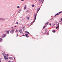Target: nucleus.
Segmentation results:
<instances>
[{
    "label": "nucleus",
    "instance_id": "obj_4",
    "mask_svg": "<svg viewBox=\"0 0 62 62\" xmlns=\"http://www.w3.org/2000/svg\"><path fill=\"white\" fill-rule=\"evenodd\" d=\"M9 31H10L9 30H6V32L7 34H9Z\"/></svg>",
    "mask_w": 62,
    "mask_h": 62
},
{
    "label": "nucleus",
    "instance_id": "obj_45",
    "mask_svg": "<svg viewBox=\"0 0 62 62\" xmlns=\"http://www.w3.org/2000/svg\"><path fill=\"white\" fill-rule=\"evenodd\" d=\"M12 28H13V27H12Z\"/></svg>",
    "mask_w": 62,
    "mask_h": 62
},
{
    "label": "nucleus",
    "instance_id": "obj_11",
    "mask_svg": "<svg viewBox=\"0 0 62 62\" xmlns=\"http://www.w3.org/2000/svg\"><path fill=\"white\" fill-rule=\"evenodd\" d=\"M59 15V13H57V14H56L54 16V17H55V16H56L57 15Z\"/></svg>",
    "mask_w": 62,
    "mask_h": 62
},
{
    "label": "nucleus",
    "instance_id": "obj_7",
    "mask_svg": "<svg viewBox=\"0 0 62 62\" xmlns=\"http://www.w3.org/2000/svg\"><path fill=\"white\" fill-rule=\"evenodd\" d=\"M25 36L27 38H29V36H28V34H25Z\"/></svg>",
    "mask_w": 62,
    "mask_h": 62
},
{
    "label": "nucleus",
    "instance_id": "obj_9",
    "mask_svg": "<svg viewBox=\"0 0 62 62\" xmlns=\"http://www.w3.org/2000/svg\"><path fill=\"white\" fill-rule=\"evenodd\" d=\"M25 33H26V34H30L29 32H28L27 31H25Z\"/></svg>",
    "mask_w": 62,
    "mask_h": 62
},
{
    "label": "nucleus",
    "instance_id": "obj_29",
    "mask_svg": "<svg viewBox=\"0 0 62 62\" xmlns=\"http://www.w3.org/2000/svg\"><path fill=\"white\" fill-rule=\"evenodd\" d=\"M2 54L3 55H4V53H2Z\"/></svg>",
    "mask_w": 62,
    "mask_h": 62
},
{
    "label": "nucleus",
    "instance_id": "obj_5",
    "mask_svg": "<svg viewBox=\"0 0 62 62\" xmlns=\"http://www.w3.org/2000/svg\"><path fill=\"white\" fill-rule=\"evenodd\" d=\"M0 20L1 21H5V19L3 18H0Z\"/></svg>",
    "mask_w": 62,
    "mask_h": 62
},
{
    "label": "nucleus",
    "instance_id": "obj_41",
    "mask_svg": "<svg viewBox=\"0 0 62 62\" xmlns=\"http://www.w3.org/2000/svg\"><path fill=\"white\" fill-rule=\"evenodd\" d=\"M15 57L14 58V59H15Z\"/></svg>",
    "mask_w": 62,
    "mask_h": 62
},
{
    "label": "nucleus",
    "instance_id": "obj_38",
    "mask_svg": "<svg viewBox=\"0 0 62 62\" xmlns=\"http://www.w3.org/2000/svg\"><path fill=\"white\" fill-rule=\"evenodd\" d=\"M21 11V10H20V11H19V12H20V11Z\"/></svg>",
    "mask_w": 62,
    "mask_h": 62
},
{
    "label": "nucleus",
    "instance_id": "obj_27",
    "mask_svg": "<svg viewBox=\"0 0 62 62\" xmlns=\"http://www.w3.org/2000/svg\"><path fill=\"white\" fill-rule=\"evenodd\" d=\"M23 27L24 29V28H25V27H24H24Z\"/></svg>",
    "mask_w": 62,
    "mask_h": 62
},
{
    "label": "nucleus",
    "instance_id": "obj_17",
    "mask_svg": "<svg viewBox=\"0 0 62 62\" xmlns=\"http://www.w3.org/2000/svg\"><path fill=\"white\" fill-rule=\"evenodd\" d=\"M57 25H58V27H59V23H58Z\"/></svg>",
    "mask_w": 62,
    "mask_h": 62
},
{
    "label": "nucleus",
    "instance_id": "obj_30",
    "mask_svg": "<svg viewBox=\"0 0 62 62\" xmlns=\"http://www.w3.org/2000/svg\"><path fill=\"white\" fill-rule=\"evenodd\" d=\"M42 1V0H39V1H40V2Z\"/></svg>",
    "mask_w": 62,
    "mask_h": 62
},
{
    "label": "nucleus",
    "instance_id": "obj_31",
    "mask_svg": "<svg viewBox=\"0 0 62 62\" xmlns=\"http://www.w3.org/2000/svg\"><path fill=\"white\" fill-rule=\"evenodd\" d=\"M58 28V27L57 26L56 27V29H57Z\"/></svg>",
    "mask_w": 62,
    "mask_h": 62
},
{
    "label": "nucleus",
    "instance_id": "obj_36",
    "mask_svg": "<svg viewBox=\"0 0 62 62\" xmlns=\"http://www.w3.org/2000/svg\"><path fill=\"white\" fill-rule=\"evenodd\" d=\"M8 62H10V61H8Z\"/></svg>",
    "mask_w": 62,
    "mask_h": 62
},
{
    "label": "nucleus",
    "instance_id": "obj_24",
    "mask_svg": "<svg viewBox=\"0 0 62 62\" xmlns=\"http://www.w3.org/2000/svg\"><path fill=\"white\" fill-rule=\"evenodd\" d=\"M17 8H20V6H18L17 7Z\"/></svg>",
    "mask_w": 62,
    "mask_h": 62
},
{
    "label": "nucleus",
    "instance_id": "obj_34",
    "mask_svg": "<svg viewBox=\"0 0 62 62\" xmlns=\"http://www.w3.org/2000/svg\"><path fill=\"white\" fill-rule=\"evenodd\" d=\"M49 25H51V23H50V24H49Z\"/></svg>",
    "mask_w": 62,
    "mask_h": 62
},
{
    "label": "nucleus",
    "instance_id": "obj_28",
    "mask_svg": "<svg viewBox=\"0 0 62 62\" xmlns=\"http://www.w3.org/2000/svg\"><path fill=\"white\" fill-rule=\"evenodd\" d=\"M16 24H18V22H16Z\"/></svg>",
    "mask_w": 62,
    "mask_h": 62
},
{
    "label": "nucleus",
    "instance_id": "obj_39",
    "mask_svg": "<svg viewBox=\"0 0 62 62\" xmlns=\"http://www.w3.org/2000/svg\"><path fill=\"white\" fill-rule=\"evenodd\" d=\"M15 27H16V26H15Z\"/></svg>",
    "mask_w": 62,
    "mask_h": 62
},
{
    "label": "nucleus",
    "instance_id": "obj_19",
    "mask_svg": "<svg viewBox=\"0 0 62 62\" xmlns=\"http://www.w3.org/2000/svg\"><path fill=\"white\" fill-rule=\"evenodd\" d=\"M31 6H32V7H34V5H32Z\"/></svg>",
    "mask_w": 62,
    "mask_h": 62
},
{
    "label": "nucleus",
    "instance_id": "obj_6",
    "mask_svg": "<svg viewBox=\"0 0 62 62\" xmlns=\"http://www.w3.org/2000/svg\"><path fill=\"white\" fill-rule=\"evenodd\" d=\"M6 35H7V34H3L2 35V37L5 38V37H6Z\"/></svg>",
    "mask_w": 62,
    "mask_h": 62
},
{
    "label": "nucleus",
    "instance_id": "obj_43",
    "mask_svg": "<svg viewBox=\"0 0 62 62\" xmlns=\"http://www.w3.org/2000/svg\"><path fill=\"white\" fill-rule=\"evenodd\" d=\"M12 62H14V61H12Z\"/></svg>",
    "mask_w": 62,
    "mask_h": 62
},
{
    "label": "nucleus",
    "instance_id": "obj_22",
    "mask_svg": "<svg viewBox=\"0 0 62 62\" xmlns=\"http://www.w3.org/2000/svg\"><path fill=\"white\" fill-rule=\"evenodd\" d=\"M62 13V12H60L59 13V14H60V13Z\"/></svg>",
    "mask_w": 62,
    "mask_h": 62
},
{
    "label": "nucleus",
    "instance_id": "obj_13",
    "mask_svg": "<svg viewBox=\"0 0 62 62\" xmlns=\"http://www.w3.org/2000/svg\"><path fill=\"white\" fill-rule=\"evenodd\" d=\"M8 57L5 58V59H4L5 60H7V59L8 60Z\"/></svg>",
    "mask_w": 62,
    "mask_h": 62
},
{
    "label": "nucleus",
    "instance_id": "obj_14",
    "mask_svg": "<svg viewBox=\"0 0 62 62\" xmlns=\"http://www.w3.org/2000/svg\"><path fill=\"white\" fill-rule=\"evenodd\" d=\"M52 31L53 32H54V33L55 32V30H53Z\"/></svg>",
    "mask_w": 62,
    "mask_h": 62
},
{
    "label": "nucleus",
    "instance_id": "obj_37",
    "mask_svg": "<svg viewBox=\"0 0 62 62\" xmlns=\"http://www.w3.org/2000/svg\"><path fill=\"white\" fill-rule=\"evenodd\" d=\"M43 2H44V0L43 1V2H42V3H43Z\"/></svg>",
    "mask_w": 62,
    "mask_h": 62
},
{
    "label": "nucleus",
    "instance_id": "obj_21",
    "mask_svg": "<svg viewBox=\"0 0 62 62\" xmlns=\"http://www.w3.org/2000/svg\"><path fill=\"white\" fill-rule=\"evenodd\" d=\"M4 58H6V55L4 56Z\"/></svg>",
    "mask_w": 62,
    "mask_h": 62
},
{
    "label": "nucleus",
    "instance_id": "obj_1",
    "mask_svg": "<svg viewBox=\"0 0 62 62\" xmlns=\"http://www.w3.org/2000/svg\"><path fill=\"white\" fill-rule=\"evenodd\" d=\"M37 17V14H35L34 15V20L33 22H32L31 23H34L35 22L36 19V17Z\"/></svg>",
    "mask_w": 62,
    "mask_h": 62
},
{
    "label": "nucleus",
    "instance_id": "obj_35",
    "mask_svg": "<svg viewBox=\"0 0 62 62\" xmlns=\"http://www.w3.org/2000/svg\"><path fill=\"white\" fill-rule=\"evenodd\" d=\"M61 21H62V18H61Z\"/></svg>",
    "mask_w": 62,
    "mask_h": 62
},
{
    "label": "nucleus",
    "instance_id": "obj_33",
    "mask_svg": "<svg viewBox=\"0 0 62 62\" xmlns=\"http://www.w3.org/2000/svg\"><path fill=\"white\" fill-rule=\"evenodd\" d=\"M23 36H25V35H23Z\"/></svg>",
    "mask_w": 62,
    "mask_h": 62
},
{
    "label": "nucleus",
    "instance_id": "obj_15",
    "mask_svg": "<svg viewBox=\"0 0 62 62\" xmlns=\"http://www.w3.org/2000/svg\"><path fill=\"white\" fill-rule=\"evenodd\" d=\"M26 6H25L24 7V9H26Z\"/></svg>",
    "mask_w": 62,
    "mask_h": 62
},
{
    "label": "nucleus",
    "instance_id": "obj_25",
    "mask_svg": "<svg viewBox=\"0 0 62 62\" xmlns=\"http://www.w3.org/2000/svg\"><path fill=\"white\" fill-rule=\"evenodd\" d=\"M27 19H28V20H29V17H28L27 18Z\"/></svg>",
    "mask_w": 62,
    "mask_h": 62
},
{
    "label": "nucleus",
    "instance_id": "obj_26",
    "mask_svg": "<svg viewBox=\"0 0 62 62\" xmlns=\"http://www.w3.org/2000/svg\"><path fill=\"white\" fill-rule=\"evenodd\" d=\"M45 26H44L43 28H45Z\"/></svg>",
    "mask_w": 62,
    "mask_h": 62
},
{
    "label": "nucleus",
    "instance_id": "obj_8",
    "mask_svg": "<svg viewBox=\"0 0 62 62\" xmlns=\"http://www.w3.org/2000/svg\"><path fill=\"white\" fill-rule=\"evenodd\" d=\"M18 32V30H16V33H17L16 34L17 36H16V37H18V33H17V32Z\"/></svg>",
    "mask_w": 62,
    "mask_h": 62
},
{
    "label": "nucleus",
    "instance_id": "obj_44",
    "mask_svg": "<svg viewBox=\"0 0 62 62\" xmlns=\"http://www.w3.org/2000/svg\"><path fill=\"white\" fill-rule=\"evenodd\" d=\"M54 25H55V23H54Z\"/></svg>",
    "mask_w": 62,
    "mask_h": 62
},
{
    "label": "nucleus",
    "instance_id": "obj_12",
    "mask_svg": "<svg viewBox=\"0 0 62 62\" xmlns=\"http://www.w3.org/2000/svg\"><path fill=\"white\" fill-rule=\"evenodd\" d=\"M0 41H1L0 42L2 41V38H0Z\"/></svg>",
    "mask_w": 62,
    "mask_h": 62
},
{
    "label": "nucleus",
    "instance_id": "obj_40",
    "mask_svg": "<svg viewBox=\"0 0 62 62\" xmlns=\"http://www.w3.org/2000/svg\"><path fill=\"white\" fill-rule=\"evenodd\" d=\"M21 1H23V0H22Z\"/></svg>",
    "mask_w": 62,
    "mask_h": 62
},
{
    "label": "nucleus",
    "instance_id": "obj_32",
    "mask_svg": "<svg viewBox=\"0 0 62 62\" xmlns=\"http://www.w3.org/2000/svg\"><path fill=\"white\" fill-rule=\"evenodd\" d=\"M7 56H8V54H7Z\"/></svg>",
    "mask_w": 62,
    "mask_h": 62
},
{
    "label": "nucleus",
    "instance_id": "obj_23",
    "mask_svg": "<svg viewBox=\"0 0 62 62\" xmlns=\"http://www.w3.org/2000/svg\"><path fill=\"white\" fill-rule=\"evenodd\" d=\"M1 62V59L0 58V62Z\"/></svg>",
    "mask_w": 62,
    "mask_h": 62
},
{
    "label": "nucleus",
    "instance_id": "obj_16",
    "mask_svg": "<svg viewBox=\"0 0 62 62\" xmlns=\"http://www.w3.org/2000/svg\"><path fill=\"white\" fill-rule=\"evenodd\" d=\"M39 9H40V8H38L37 10V11H39Z\"/></svg>",
    "mask_w": 62,
    "mask_h": 62
},
{
    "label": "nucleus",
    "instance_id": "obj_2",
    "mask_svg": "<svg viewBox=\"0 0 62 62\" xmlns=\"http://www.w3.org/2000/svg\"><path fill=\"white\" fill-rule=\"evenodd\" d=\"M19 32L21 34H23V32L22 31V29H20L19 30Z\"/></svg>",
    "mask_w": 62,
    "mask_h": 62
},
{
    "label": "nucleus",
    "instance_id": "obj_20",
    "mask_svg": "<svg viewBox=\"0 0 62 62\" xmlns=\"http://www.w3.org/2000/svg\"><path fill=\"white\" fill-rule=\"evenodd\" d=\"M48 23H49V22H47L46 23V24H47V25H48Z\"/></svg>",
    "mask_w": 62,
    "mask_h": 62
},
{
    "label": "nucleus",
    "instance_id": "obj_3",
    "mask_svg": "<svg viewBox=\"0 0 62 62\" xmlns=\"http://www.w3.org/2000/svg\"><path fill=\"white\" fill-rule=\"evenodd\" d=\"M15 31V30L14 29H12L11 30L12 34H13Z\"/></svg>",
    "mask_w": 62,
    "mask_h": 62
},
{
    "label": "nucleus",
    "instance_id": "obj_10",
    "mask_svg": "<svg viewBox=\"0 0 62 62\" xmlns=\"http://www.w3.org/2000/svg\"><path fill=\"white\" fill-rule=\"evenodd\" d=\"M45 31V33L44 34V35H45V34H46V33H47V30H46Z\"/></svg>",
    "mask_w": 62,
    "mask_h": 62
},
{
    "label": "nucleus",
    "instance_id": "obj_18",
    "mask_svg": "<svg viewBox=\"0 0 62 62\" xmlns=\"http://www.w3.org/2000/svg\"><path fill=\"white\" fill-rule=\"evenodd\" d=\"M9 59L10 60L11 59H12V57H10V58H9Z\"/></svg>",
    "mask_w": 62,
    "mask_h": 62
},
{
    "label": "nucleus",
    "instance_id": "obj_42",
    "mask_svg": "<svg viewBox=\"0 0 62 62\" xmlns=\"http://www.w3.org/2000/svg\"><path fill=\"white\" fill-rule=\"evenodd\" d=\"M23 31H24V29H23Z\"/></svg>",
    "mask_w": 62,
    "mask_h": 62
}]
</instances>
